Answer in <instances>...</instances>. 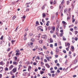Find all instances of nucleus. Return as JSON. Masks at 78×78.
<instances>
[{"label": "nucleus", "instance_id": "12", "mask_svg": "<svg viewBox=\"0 0 78 78\" xmlns=\"http://www.w3.org/2000/svg\"><path fill=\"white\" fill-rule=\"evenodd\" d=\"M52 31L54 32L55 30V26H53L52 27Z\"/></svg>", "mask_w": 78, "mask_h": 78}, {"label": "nucleus", "instance_id": "9", "mask_svg": "<svg viewBox=\"0 0 78 78\" xmlns=\"http://www.w3.org/2000/svg\"><path fill=\"white\" fill-rule=\"evenodd\" d=\"M50 43H52L53 42V39H52L51 38H50Z\"/></svg>", "mask_w": 78, "mask_h": 78}, {"label": "nucleus", "instance_id": "46", "mask_svg": "<svg viewBox=\"0 0 78 78\" xmlns=\"http://www.w3.org/2000/svg\"><path fill=\"white\" fill-rule=\"evenodd\" d=\"M3 36H2L0 38L1 40H2V39H3Z\"/></svg>", "mask_w": 78, "mask_h": 78}, {"label": "nucleus", "instance_id": "29", "mask_svg": "<svg viewBox=\"0 0 78 78\" xmlns=\"http://www.w3.org/2000/svg\"><path fill=\"white\" fill-rule=\"evenodd\" d=\"M19 73L18 72H17L15 74V76H16V77H17V74H18V73Z\"/></svg>", "mask_w": 78, "mask_h": 78}, {"label": "nucleus", "instance_id": "41", "mask_svg": "<svg viewBox=\"0 0 78 78\" xmlns=\"http://www.w3.org/2000/svg\"><path fill=\"white\" fill-rule=\"evenodd\" d=\"M70 20V17L68 16L67 17V20Z\"/></svg>", "mask_w": 78, "mask_h": 78}, {"label": "nucleus", "instance_id": "59", "mask_svg": "<svg viewBox=\"0 0 78 78\" xmlns=\"http://www.w3.org/2000/svg\"><path fill=\"white\" fill-rule=\"evenodd\" d=\"M66 44L68 45V46H69V45H70V44L68 42Z\"/></svg>", "mask_w": 78, "mask_h": 78}, {"label": "nucleus", "instance_id": "43", "mask_svg": "<svg viewBox=\"0 0 78 78\" xmlns=\"http://www.w3.org/2000/svg\"><path fill=\"white\" fill-rule=\"evenodd\" d=\"M8 39L9 41H11V37H9Z\"/></svg>", "mask_w": 78, "mask_h": 78}, {"label": "nucleus", "instance_id": "47", "mask_svg": "<svg viewBox=\"0 0 78 78\" xmlns=\"http://www.w3.org/2000/svg\"><path fill=\"white\" fill-rule=\"evenodd\" d=\"M16 63H17V62H16V61H14L13 62V64H16Z\"/></svg>", "mask_w": 78, "mask_h": 78}, {"label": "nucleus", "instance_id": "16", "mask_svg": "<svg viewBox=\"0 0 78 78\" xmlns=\"http://www.w3.org/2000/svg\"><path fill=\"white\" fill-rule=\"evenodd\" d=\"M46 58L47 59V60L48 61H50V58L49 57H46Z\"/></svg>", "mask_w": 78, "mask_h": 78}, {"label": "nucleus", "instance_id": "5", "mask_svg": "<svg viewBox=\"0 0 78 78\" xmlns=\"http://www.w3.org/2000/svg\"><path fill=\"white\" fill-rule=\"evenodd\" d=\"M59 26H57V27L56 28V31L57 32L59 31Z\"/></svg>", "mask_w": 78, "mask_h": 78}, {"label": "nucleus", "instance_id": "10", "mask_svg": "<svg viewBox=\"0 0 78 78\" xmlns=\"http://www.w3.org/2000/svg\"><path fill=\"white\" fill-rule=\"evenodd\" d=\"M68 11V9H65L64 11V12L65 13H66V12H67Z\"/></svg>", "mask_w": 78, "mask_h": 78}, {"label": "nucleus", "instance_id": "56", "mask_svg": "<svg viewBox=\"0 0 78 78\" xmlns=\"http://www.w3.org/2000/svg\"><path fill=\"white\" fill-rule=\"evenodd\" d=\"M5 71H7V70H8V68L7 67H6L5 69Z\"/></svg>", "mask_w": 78, "mask_h": 78}, {"label": "nucleus", "instance_id": "45", "mask_svg": "<svg viewBox=\"0 0 78 78\" xmlns=\"http://www.w3.org/2000/svg\"><path fill=\"white\" fill-rule=\"evenodd\" d=\"M28 68L29 69H30V70H31V66H28Z\"/></svg>", "mask_w": 78, "mask_h": 78}, {"label": "nucleus", "instance_id": "44", "mask_svg": "<svg viewBox=\"0 0 78 78\" xmlns=\"http://www.w3.org/2000/svg\"><path fill=\"white\" fill-rule=\"evenodd\" d=\"M38 70V69H37V68L35 69L34 70L35 72H37Z\"/></svg>", "mask_w": 78, "mask_h": 78}, {"label": "nucleus", "instance_id": "34", "mask_svg": "<svg viewBox=\"0 0 78 78\" xmlns=\"http://www.w3.org/2000/svg\"><path fill=\"white\" fill-rule=\"evenodd\" d=\"M77 67H78V66H76L74 68H73V70H75V69H76V68H77Z\"/></svg>", "mask_w": 78, "mask_h": 78}, {"label": "nucleus", "instance_id": "31", "mask_svg": "<svg viewBox=\"0 0 78 78\" xmlns=\"http://www.w3.org/2000/svg\"><path fill=\"white\" fill-rule=\"evenodd\" d=\"M33 33H30L29 34V36H33Z\"/></svg>", "mask_w": 78, "mask_h": 78}, {"label": "nucleus", "instance_id": "18", "mask_svg": "<svg viewBox=\"0 0 78 78\" xmlns=\"http://www.w3.org/2000/svg\"><path fill=\"white\" fill-rule=\"evenodd\" d=\"M38 28L40 30L42 28V27L41 26H40L38 27Z\"/></svg>", "mask_w": 78, "mask_h": 78}, {"label": "nucleus", "instance_id": "51", "mask_svg": "<svg viewBox=\"0 0 78 78\" xmlns=\"http://www.w3.org/2000/svg\"><path fill=\"white\" fill-rule=\"evenodd\" d=\"M55 47H57V45H58V44L57 43H55Z\"/></svg>", "mask_w": 78, "mask_h": 78}, {"label": "nucleus", "instance_id": "15", "mask_svg": "<svg viewBox=\"0 0 78 78\" xmlns=\"http://www.w3.org/2000/svg\"><path fill=\"white\" fill-rule=\"evenodd\" d=\"M16 18V15H14L13 17H12V19H13V20H14V19H15V18Z\"/></svg>", "mask_w": 78, "mask_h": 78}, {"label": "nucleus", "instance_id": "30", "mask_svg": "<svg viewBox=\"0 0 78 78\" xmlns=\"http://www.w3.org/2000/svg\"><path fill=\"white\" fill-rule=\"evenodd\" d=\"M45 16H46L45 14L44 13H43V16H42L43 18H44V17H45Z\"/></svg>", "mask_w": 78, "mask_h": 78}, {"label": "nucleus", "instance_id": "8", "mask_svg": "<svg viewBox=\"0 0 78 78\" xmlns=\"http://www.w3.org/2000/svg\"><path fill=\"white\" fill-rule=\"evenodd\" d=\"M17 70V69L16 68H14L13 69L12 71L14 72H16V71Z\"/></svg>", "mask_w": 78, "mask_h": 78}, {"label": "nucleus", "instance_id": "24", "mask_svg": "<svg viewBox=\"0 0 78 78\" xmlns=\"http://www.w3.org/2000/svg\"><path fill=\"white\" fill-rule=\"evenodd\" d=\"M31 41L32 42H34V41L35 40L34 38H31Z\"/></svg>", "mask_w": 78, "mask_h": 78}, {"label": "nucleus", "instance_id": "14", "mask_svg": "<svg viewBox=\"0 0 78 78\" xmlns=\"http://www.w3.org/2000/svg\"><path fill=\"white\" fill-rule=\"evenodd\" d=\"M16 56H19L20 55V53L17 52L16 54Z\"/></svg>", "mask_w": 78, "mask_h": 78}, {"label": "nucleus", "instance_id": "13", "mask_svg": "<svg viewBox=\"0 0 78 78\" xmlns=\"http://www.w3.org/2000/svg\"><path fill=\"white\" fill-rule=\"evenodd\" d=\"M54 19H55V16H52L51 17V20H54Z\"/></svg>", "mask_w": 78, "mask_h": 78}, {"label": "nucleus", "instance_id": "21", "mask_svg": "<svg viewBox=\"0 0 78 78\" xmlns=\"http://www.w3.org/2000/svg\"><path fill=\"white\" fill-rule=\"evenodd\" d=\"M43 41V40H40L39 41V42L40 44H42V43Z\"/></svg>", "mask_w": 78, "mask_h": 78}, {"label": "nucleus", "instance_id": "2", "mask_svg": "<svg viewBox=\"0 0 78 78\" xmlns=\"http://www.w3.org/2000/svg\"><path fill=\"white\" fill-rule=\"evenodd\" d=\"M56 24L58 25L57 27H60V25H59V21H58V20H57L56 21Z\"/></svg>", "mask_w": 78, "mask_h": 78}, {"label": "nucleus", "instance_id": "48", "mask_svg": "<svg viewBox=\"0 0 78 78\" xmlns=\"http://www.w3.org/2000/svg\"><path fill=\"white\" fill-rule=\"evenodd\" d=\"M44 73V71H42L41 72V74L42 75V74Z\"/></svg>", "mask_w": 78, "mask_h": 78}, {"label": "nucleus", "instance_id": "58", "mask_svg": "<svg viewBox=\"0 0 78 78\" xmlns=\"http://www.w3.org/2000/svg\"><path fill=\"white\" fill-rule=\"evenodd\" d=\"M70 31H73V29L72 28H71L70 29Z\"/></svg>", "mask_w": 78, "mask_h": 78}, {"label": "nucleus", "instance_id": "35", "mask_svg": "<svg viewBox=\"0 0 78 78\" xmlns=\"http://www.w3.org/2000/svg\"><path fill=\"white\" fill-rule=\"evenodd\" d=\"M69 47H70L68 46V48H66V50H67V51H69Z\"/></svg>", "mask_w": 78, "mask_h": 78}, {"label": "nucleus", "instance_id": "27", "mask_svg": "<svg viewBox=\"0 0 78 78\" xmlns=\"http://www.w3.org/2000/svg\"><path fill=\"white\" fill-rule=\"evenodd\" d=\"M43 48L44 50H45V49L47 50V47H45V46H43Z\"/></svg>", "mask_w": 78, "mask_h": 78}, {"label": "nucleus", "instance_id": "53", "mask_svg": "<svg viewBox=\"0 0 78 78\" xmlns=\"http://www.w3.org/2000/svg\"><path fill=\"white\" fill-rule=\"evenodd\" d=\"M48 30H50L51 29V27H48Z\"/></svg>", "mask_w": 78, "mask_h": 78}, {"label": "nucleus", "instance_id": "64", "mask_svg": "<svg viewBox=\"0 0 78 78\" xmlns=\"http://www.w3.org/2000/svg\"><path fill=\"white\" fill-rule=\"evenodd\" d=\"M55 63H58V60H56L55 61Z\"/></svg>", "mask_w": 78, "mask_h": 78}, {"label": "nucleus", "instance_id": "23", "mask_svg": "<svg viewBox=\"0 0 78 78\" xmlns=\"http://www.w3.org/2000/svg\"><path fill=\"white\" fill-rule=\"evenodd\" d=\"M60 37H62V36H63V33H60Z\"/></svg>", "mask_w": 78, "mask_h": 78}, {"label": "nucleus", "instance_id": "50", "mask_svg": "<svg viewBox=\"0 0 78 78\" xmlns=\"http://www.w3.org/2000/svg\"><path fill=\"white\" fill-rule=\"evenodd\" d=\"M28 28H27L25 29V31H28Z\"/></svg>", "mask_w": 78, "mask_h": 78}, {"label": "nucleus", "instance_id": "3", "mask_svg": "<svg viewBox=\"0 0 78 78\" xmlns=\"http://www.w3.org/2000/svg\"><path fill=\"white\" fill-rule=\"evenodd\" d=\"M59 51V48H58L57 47L56 48V50H55V52H57V53H58Z\"/></svg>", "mask_w": 78, "mask_h": 78}, {"label": "nucleus", "instance_id": "32", "mask_svg": "<svg viewBox=\"0 0 78 78\" xmlns=\"http://www.w3.org/2000/svg\"><path fill=\"white\" fill-rule=\"evenodd\" d=\"M42 9H45V7L44 6V5H43L41 8Z\"/></svg>", "mask_w": 78, "mask_h": 78}, {"label": "nucleus", "instance_id": "57", "mask_svg": "<svg viewBox=\"0 0 78 78\" xmlns=\"http://www.w3.org/2000/svg\"><path fill=\"white\" fill-rule=\"evenodd\" d=\"M48 75H49V76H51V74L50 73H48Z\"/></svg>", "mask_w": 78, "mask_h": 78}, {"label": "nucleus", "instance_id": "54", "mask_svg": "<svg viewBox=\"0 0 78 78\" xmlns=\"http://www.w3.org/2000/svg\"><path fill=\"white\" fill-rule=\"evenodd\" d=\"M55 74L53 73L52 74V77H54L55 76Z\"/></svg>", "mask_w": 78, "mask_h": 78}, {"label": "nucleus", "instance_id": "36", "mask_svg": "<svg viewBox=\"0 0 78 78\" xmlns=\"http://www.w3.org/2000/svg\"><path fill=\"white\" fill-rule=\"evenodd\" d=\"M75 30H77V27L76 26H75L74 27Z\"/></svg>", "mask_w": 78, "mask_h": 78}, {"label": "nucleus", "instance_id": "55", "mask_svg": "<svg viewBox=\"0 0 78 78\" xmlns=\"http://www.w3.org/2000/svg\"><path fill=\"white\" fill-rule=\"evenodd\" d=\"M36 62H34V63H33V65H34V66H36Z\"/></svg>", "mask_w": 78, "mask_h": 78}, {"label": "nucleus", "instance_id": "52", "mask_svg": "<svg viewBox=\"0 0 78 78\" xmlns=\"http://www.w3.org/2000/svg\"><path fill=\"white\" fill-rule=\"evenodd\" d=\"M50 47H53V44H50Z\"/></svg>", "mask_w": 78, "mask_h": 78}, {"label": "nucleus", "instance_id": "25", "mask_svg": "<svg viewBox=\"0 0 78 78\" xmlns=\"http://www.w3.org/2000/svg\"><path fill=\"white\" fill-rule=\"evenodd\" d=\"M26 73L25 72L23 74V76H26Z\"/></svg>", "mask_w": 78, "mask_h": 78}, {"label": "nucleus", "instance_id": "33", "mask_svg": "<svg viewBox=\"0 0 78 78\" xmlns=\"http://www.w3.org/2000/svg\"><path fill=\"white\" fill-rule=\"evenodd\" d=\"M27 33H25L24 35V37H26V36H27Z\"/></svg>", "mask_w": 78, "mask_h": 78}, {"label": "nucleus", "instance_id": "62", "mask_svg": "<svg viewBox=\"0 0 78 78\" xmlns=\"http://www.w3.org/2000/svg\"><path fill=\"white\" fill-rule=\"evenodd\" d=\"M63 52L64 53H66V50H64L63 51Z\"/></svg>", "mask_w": 78, "mask_h": 78}, {"label": "nucleus", "instance_id": "39", "mask_svg": "<svg viewBox=\"0 0 78 78\" xmlns=\"http://www.w3.org/2000/svg\"><path fill=\"white\" fill-rule=\"evenodd\" d=\"M62 58H60L59 59V61L60 62H62Z\"/></svg>", "mask_w": 78, "mask_h": 78}, {"label": "nucleus", "instance_id": "6", "mask_svg": "<svg viewBox=\"0 0 78 78\" xmlns=\"http://www.w3.org/2000/svg\"><path fill=\"white\" fill-rule=\"evenodd\" d=\"M45 66H46V67H47L48 68H50V65H49L47 63H46L45 64Z\"/></svg>", "mask_w": 78, "mask_h": 78}, {"label": "nucleus", "instance_id": "4", "mask_svg": "<svg viewBox=\"0 0 78 78\" xmlns=\"http://www.w3.org/2000/svg\"><path fill=\"white\" fill-rule=\"evenodd\" d=\"M47 37L46 35H43L41 37L43 38V39H47Z\"/></svg>", "mask_w": 78, "mask_h": 78}, {"label": "nucleus", "instance_id": "26", "mask_svg": "<svg viewBox=\"0 0 78 78\" xmlns=\"http://www.w3.org/2000/svg\"><path fill=\"white\" fill-rule=\"evenodd\" d=\"M74 32H75V34L76 35V34H77L78 33V31H74Z\"/></svg>", "mask_w": 78, "mask_h": 78}, {"label": "nucleus", "instance_id": "63", "mask_svg": "<svg viewBox=\"0 0 78 78\" xmlns=\"http://www.w3.org/2000/svg\"><path fill=\"white\" fill-rule=\"evenodd\" d=\"M67 4L68 5L69 4V1H67Z\"/></svg>", "mask_w": 78, "mask_h": 78}, {"label": "nucleus", "instance_id": "7", "mask_svg": "<svg viewBox=\"0 0 78 78\" xmlns=\"http://www.w3.org/2000/svg\"><path fill=\"white\" fill-rule=\"evenodd\" d=\"M71 6H72V9H74V7H75V5H74L73 3H72Z\"/></svg>", "mask_w": 78, "mask_h": 78}, {"label": "nucleus", "instance_id": "61", "mask_svg": "<svg viewBox=\"0 0 78 78\" xmlns=\"http://www.w3.org/2000/svg\"><path fill=\"white\" fill-rule=\"evenodd\" d=\"M0 65H3V62H0Z\"/></svg>", "mask_w": 78, "mask_h": 78}, {"label": "nucleus", "instance_id": "20", "mask_svg": "<svg viewBox=\"0 0 78 78\" xmlns=\"http://www.w3.org/2000/svg\"><path fill=\"white\" fill-rule=\"evenodd\" d=\"M13 67H14V66H13V65H11L9 67V70H10V69H11V68H12Z\"/></svg>", "mask_w": 78, "mask_h": 78}, {"label": "nucleus", "instance_id": "42", "mask_svg": "<svg viewBox=\"0 0 78 78\" xmlns=\"http://www.w3.org/2000/svg\"><path fill=\"white\" fill-rule=\"evenodd\" d=\"M44 61L45 62H47V60L46 59H44Z\"/></svg>", "mask_w": 78, "mask_h": 78}, {"label": "nucleus", "instance_id": "17", "mask_svg": "<svg viewBox=\"0 0 78 78\" xmlns=\"http://www.w3.org/2000/svg\"><path fill=\"white\" fill-rule=\"evenodd\" d=\"M38 28L40 30L42 28V27L41 26H40L38 27Z\"/></svg>", "mask_w": 78, "mask_h": 78}, {"label": "nucleus", "instance_id": "49", "mask_svg": "<svg viewBox=\"0 0 78 78\" xmlns=\"http://www.w3.org/2000/svg\"><path fill=\"white\" fill-rule=\"evenodd\" d=\"M50 33H51V34H53V33H54V32H53V31H52V30H51L50 31Z\"/></svg>", "mask_w": 78, "mask_h": 78}, {"label": "nucleus", "instance_id": "40", "mask_svg": "<svg viewBox=\"0 0 78 78\" xmlns=\"http://www.w3.org/2000/svg\"><path fill=\"white\" fill-rule=\"evenodd\" d=\"M31 3V2H29L28 3H27L26 4V5H30Z\"/></svg>", "mask_w": 78, "mask_h": 78}, {"label": "nucleus", "instance_id": "28", "mask_svg": "<svg viewBox=\"0 0 78 78\" xmlns=\"http://www.w3.org/2000/svg\"><path fill=\"white\" fill-rule=\"evenodd\" d=\"M10 50V48H8L7 49V52H8V51H9V50Z\"/></svg>", "mask_w": 78, "mask_h": 78}, {"label": "nucleus", "instance_id": "37", "mask_svg": "<svg viewBox=\"0 0 78 78\" xmlns=\"http://www.w3.org/2000/svg\"><path fill=\"white\" fill-rule=\"evenodd\" d=\"M71 49L72 50H74L75 49L74 48V47L73 46H71Z\"/></svg>", "mask_w": 78, "mask_h": 78}, {"label": "nucleus", "instance_id": "22", "mask_svg": "<svg viewBox=\"0 0 78 78\" xmlns=\"http://www.w3.org/2000/svg\"><path fill=\"white\" fill-rule=\"evenodd\" d=\"M36 24L37 25H40V24H39V22L38 21H37L36 22Z\"/></svg>", "mask_w": 78, "mask_h": 78}, {"label": "nucleus", "instance_id": "11", "mask_svg": "<svg viewBox=\"0 0 78 78\" xmlns=\"http://www.w3.org/2000/svg\"><path fill=\"white\" fill-rule=\"evenodd\" d=\"M77 61L78 60L77 59H76L74 62V64H76Z\"/></svg>", "mask_w": 78, "mask_h": 78}, {"label": "nucleus", "instance_id": "1", "mask_svg": "<svg viewBox=\"0 0 78 78\" xmlns=\"http://www.w3.org/2000/svg\"><path fill=\"white\" fill-rule=\"evenodd\" d=\"M64 3H65L64 0H63L62 1V2H61V4L59 5V9H61V7H62V5H63V4H64Z\"/></svg>", "mask_w": 78, "mask_h": 78}, {"label": "nucleus", "instance_id": "38", "mask_svg": "<svg viewBox=\"0 0 78 78\" xmlns=\"http://www.w3.org/2000/svg\"><path fill=\"white\" fill-rule=\"evenodd\" d=\"M51 73H55V71H51L50 72Z\"/></svg>", "mask_w": 78, "mask_h": 78}, {"label": "nucleus", "instance_id": "60", "mask_svg": "<svg viewBox=\"0 0 78 78\" xmlns=\"http://www.w3.org/2000/svg\"><path fill=\"white\" fill-rule=\"evenodd\" d=\"M27 37H24V40L25 41V40H27Z\"/></svg>", "mask_w": 78, "mask_h": 78}, {"label": "nucleus", "instance_id": "19", "mask_svg": "<svg viewBox=\"0 0 78 78\" xmlns=\"http://www.w3.org/2000/svg\"><path fill=\"white\" fill-rule=\"evenodd\" d=\"M62 23H63V24H65V25H67V23L66 22L64 21H62Z\"/></svg>", "mask_w": 78, "mask_h": 78}]
</instances>
